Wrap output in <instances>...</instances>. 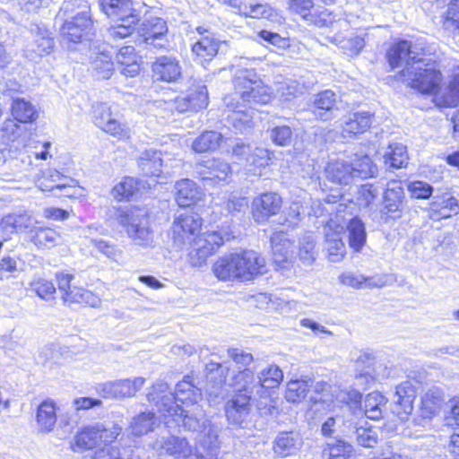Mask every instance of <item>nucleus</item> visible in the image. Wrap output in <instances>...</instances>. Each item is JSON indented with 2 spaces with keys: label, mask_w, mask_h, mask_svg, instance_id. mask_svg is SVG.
I'll list each match as a JSON object with an SVG mask.
<instances>
[{
  "label": "nucleus",
  "mask_w": 459,
  "mask_h": 459,
  "mask_svg": "<svg viewBox=\"0 0 459 459\" xmlns=\"http://www.w3.org/2000/svg\"><path fill=\"white\" fill-rule=\"evenodd\" d=\"M148 400L154 403L160 417L168 427H171L173 422L177 425L182 422L188 430H197L203 427L204 434L200 435L199 443L207 449L211 459L216 456L218 431L205 418L204 411L199 404L202 400L201 389L193 383L190 376H186L176 385L174 394L169 391L167 383L157 382L149 392Z\"/></svg>",
  "instance_id": "obj_1"
},
{
  "label": "nucleus",
  "mask_w": 459,
  "mask_h": 459,
  "mask_svg": "<svg viewBox=\"0 0 459 459\" xmlns=\"http://www.w3.org/2000/svg\"><path fill=\"white\" fill-rule=\"evenodd\" d=\"M235 92L224 98L227 120L236 130L242 132L253 125L254 104H267L272 100V91L254 70H240L233 79Z\"/></svg>",
  "instance_id": "obj_2"
},
{
  "label": "nucleus",
  "mask_w": 459,
  "mask_h": 459,
  "mask_svg": "<svg viewBox=\"0 0 459 459\" xmlns=\"http://www.w3.org/2000/svg\"><path fill=\"white\" fill-rule=\"evenodd\" d=\"M227 354L230 359L228 361L223 363L210 361L206 365V369L209 371L208 379L212 380L214 373L220 375V381L206 390L211 405L219 404L224 399L226 392L224 383H228L237 392H246L255 385L253 355L238 348H229Z\"/></svg>",
  "instance_id": "obj_3"
},
{
  "label": "nucleus",
  "mask_w": 459,
  "mask_h": 459,
  "mask_svg": "<svg viewBox=\"0 0 459 459\" xmlns=\"http://www.w3.org/2000/svg\"><path fill=\"white\" fill-rule=\"evenodd\" d=\"M403 81L421 93L434 94L439 107H454L459 103V66L452 71L447 87L439 89L441 74L430 58H419L411 67L403 70Z\"/></svg>",
  "instance_id": "obj_4"
},
{
  "label": "nucleus",
  "mask_w": 459,
  "mask_h": 459,
  "mask_svg": "<svg viewBox=\"0 0 459 459\" xmlns=\"http://www.w3.org/2000/svg\"><path fill=\"white\" fill-rule=\"evenodd\" d=\"M230 233L231 231H173V240L178 248L189 246L190 264L194 267H200L225 241L230 240Z\"/></svg>",
  "instance_id": "obj_5"
},
{
  "label": "nucleus",
  "mask_w": 459,
  "mask_h": 459,
  "mask_svg": "<svg viewBox=\"0 0 459 459\" xmlns=\"http://www.w3.org/2000/svg\"><path fill=\"white\" fill-rule=\"evenodd\" d=\"M101 11L116 24L108 30L112 39H125L134 30L140 21L137 10L138 1L134 0H99Z\"/></svg>",
  "instance_id": "obj_6"
},
{
  "label": "nucleus",
  "mask_w": 459,
  "mask_h": 459,
  "mask_svg": "<svg viewBox=\"0 0 459 459\" xmlns=\"http://www.w3.org/2000/svg\"><path fill=\"white\" fill-rule=\"evenodd\" d=\"M121 432L122 428L118 424H113L111 428H106L102 423L88 425L76 432L70 446L74 453L91 450L100 444L113 443Z\"/></svg>",
  "instance_id": "obj_7"
},
{
  "label": "nucleus",
  "mask_w": 459,
  "mask_h": 459,
  "mask_svg": "<svg viewBox=\"0 0 459 459\" xmlns=\"http://www.w3.org/2000/svg\"><path fill=\"white\" fill-rule=\"evenodd\" d=\"M92 122L100 130L118 140H127L131 136L127 123L118 120L112 112L111 105L107 102L92 106Z\"/></svg>",
  "instance_id": "obj_8"
},
{
  "label": "nucleus",
  "mask_w": 459,
  "mask_h": 459,
  "mask_svg": "<svg viewBox=\"0 0 459 459\" xmlns=\"http://www.w3.org/2000/svg\"><path fill=\"white\" fill-rule=\"evenodd\" d=\"M89 10V6L85 4L81 12L71 19L65 20L61 26V42L68 48H71V44L80 43L88 36L93 23Z\"/></svg>",
  "instance_id": "obj_9"
},
{
  "label": "nucleus",
  "mask_w": 459,
  "mask_h": 459,
  "mask_svg": "<svg viewBox=\"0 0 459 459\" xmlns=\"http://www.w3.org/2000/svg\"><path fill=\"white\" fill-rule=\"evenodd\" d=\"M425 55L424 42L421 39H418L414 43L400 40L388 50L387 60L393 69L403 65H405L404 69H407L411 67V65L419 58H424Z\"/></svg>",
  "instance_id": "obj_10"
},
{
  "label": "nucleus",
  "mask_w": 459,
  "mask_h": 459,
  "mask_svg": "<svg viewBox=\"0 0 459 459\" xmlns=\"http://www.w3.org/2000/svg\"><path fill=\"white\" fill-rule=\"evenodd\" d=\"M207 104L208 93L206 87L204 85H200L195 89H190L186 95L178 96L174 100L155 101V105L158 108L178 113L204 108L207 107Z\"/></svg>",
  "instance_id": "obj_11"
},
{
  "label": "nucleus",
  "mask_w": 459,
  "mask_h": 459,
  "mask_svg": "<svg viewBox=\"0 0 459 459\" xmlns=\"http://www.w3.org/2000/svg\"><path fill=\"white\" fill-rule=\"evenodd\" d=\"M239 281H248L267 272L265 258L258 252L245 249L235 253Z\"/></svg>",
  "instance_id": "obj_12"
},
{
  "label": "nucleus",
  "mask_w": 459,
  "mask_h": 459,
  "mask_svg": "<svg viewBox=\"0 0 459 459\" xmlns=\"http://www.w3.org/2000/svg\"><path fill=\"white\" fill-rule=\"evenodd\" d=\"M167 32V22L159 17H150L144 20L138 29V34L143 41L158 49H169Z\"/></svg>",
  "instance_id": "obj_13"
},
{
  "label": "nucleus",
  "mask_w": 459,
  "mask_h": 459,
  "mask_svg": "<svg viewBox=\"0 0 459 459\" xmlns=\"http://www.w3.org/2000/svg\"><path fill=\"white\" fill-rule=\"evenodd\" d=\"M145 378L118 379L99 384L97 392L105 398H125L134 396L144 385Z\"/></svg>",
  "instance_id": "obj_14"
},
{
  "label": "nucleus",
  "mask_w": 459,
  "mask_h": 459,
  "mask_svg": "<svg viewBox=\"0 0 459 459\" xmlns=\"http://www.w3.org/2000/svg\"><path fill=\"white\" fill-rule=\"evenodd\" d=\"M182 70L179 59L171 55L157 56L152 64V77L159 82H176L181 78Z\"/></svg>",
  "instance_id": "obj_15"
},
{
  "label": "nucleus",
  "mask_w": 459,
  "mask_h": 459,
  "mask_svg": "<svg viewBox=\"0 0 459 459\" xmlns=\"http://www.w3.org/2000/svg\"><path fill=\"white\" fill-rule=\"evenodd\" d=\"M282 206L281 197L273 192L262 194L254 198L251 205L253 219L260 223L277 214Z\"/></svg>",
  "instance_id": "obj_16"
},
{
  "label": "nucleus",
  "mask_w": 459,
  "mask_h": 459,
  "mask_svg": "<svg viewBox=\"0 0 459 459\" xmlns=\"http://www.w3.org/2000/svg\"><path fill=\"white\" fill-rule=\"evenodd\" d=\"M270 239L276 269L287 268L291 263L293 254V243L288 238L287 231H273Z\"/></svg>",
  "instance_id": "obj_17"
},
{
  "label": "nucleus",
  "mask_w": 459,
  "mask_h": 459,
  "mask_svg": "<svg viewBox=\"0 0 459 459\" xmlns=\"http://www.w3.org/2000/svg\"><path fill=\"white\" fill-rule=\"evenodd\" d=\"M283 380L282 370L275 364H271L262 369L257 377H255V385L246 392L254 393L259 397L268 395L269 389L278 387Z\"/></svg>",
  "instance_id": "obj_18"
},
{
  "label": "nucleus",
  "mask_w": 459,
  "mask_h": 459,
  "mask_svg": "<svg viewBox=\"0 0 459 459\" xmlns=\"http://www.w3.org/2000/svg\"><path fill=\"white\" fill-rule=\"evenodd\" d=\"M231 5L238 12L251 18H265L274 23H281L282 17L267 4L257 3L255 0H231Z\"/></svg>",
  "instance_id": "obj_19"
},
{
  "label": "nucleus",
  "mask_w": 459,
  "mask_h": 459,
  "mask_svg": "<svg viewBox=\"0 0 459 459\" xmlns=\"http://www.w3.org/2000/svg\"><path fill=\"white\" fill-rule=\"evenodd\" d=\"M340 284L359 290L362 288H382L388 283V275L377 274L374 276H365L362 273L345 271L338 276Z\"/></svg>",
  "instance_id": "obj_20"
},
{
  "label": "nucleus",
  "mask_w": 459,
  "mask_h": 459,
  "mask_svg": "<svg viewBox=\"0 0 459 459\" xmlns=\"http://www.w3.org/2000/svg\"><path fill=\"white\" fill-rule=\"evenodd\" d=\"M254 393L238 392L225 404V414L230 423L241 425L250 411V398Z\"/></svg>",
  "instance_id": "obj_21"
},
{
  "label": "nucleus",
  "mask_w": 459,
  "mask_h": 459,
  "mask_svg": "<svg viewBox=\"0 0 459 459\" xmlns=\"http://www.w3.org/2000/svg\"><path fill=\"white\" fill-rule=\"evenodd\" d=\"M110 216L122 227L142 230L147 221V210L138 206L114 207L110 210Z\"/></svg>",
  "instance_id": "obj_22"
},
{
  "label": "nucleus",
  "mask_w": 459,
  "mask_h": 459,
  "mask_svg": "<svg viewBox=\"0 0 459 459\" xmlns=\"http://www.w3.org/2000/svg\"><path fill=\"white\" fill-rule=\"evenodd\" d=\"M76 185L75 179L67 178L56 169H48L37 180V186L41 191L65 190L63 195L65 196L75 195Z\"/></svg>",
  "instance_id": "obj_23"
},
{
  "label": "nucleus",
  "mask_w": 459,
  "mask_h": 459,
  "mask_svg": "<svg viewBox=\"0 0 459 459\" xmlns=\"http://www.w3.org/2000/svg\"><path fill=\"white\" fill-rule=\"evenodd\" d=\"M174 197L180 207H189L203 199L204 191L195 181L184 178L176 181Z\"/></svg>",
  "instance_id": "obj_24"
},
{
  "label": "nucleus",
  "mask_w": 459,
  "mask_h": 459,
  "mask_svg": "<svg viewBox=\"0 0 459 459\" xmlns=\"http://www.w3.org/2000/svg\"><path fill=\"white\" fill-rule=\"evenodd\" d=\"M197 30L200 34H204V32H207V34L203 35L201 39L192 46V53L195 56V61L204 65V63L211 61L217 55L220 41L204 29L198 28Z\"/></svg>",
  "instance_id": "obj_25"
},
{
  "label": "nucleus",
  "mask_w": 459,
  "mask_h": 459,
  "mask_svg": "<svg viewBox=\"0 0 459 459\" xmlns=\"http://www.w3.org/2000/svg\"><path fill=\"white\" fill-rule=\"evenodd\" d=\"M416 396V390L410 381L402 382L396 386L394 401L395 403L394 412L404 419L413 410V401Z\"/></svg>",
  "instance_id": "obj_26"
},
{
  "label": "nucleus",
  "mask_w": 459,
  "mask_h": 459,
  "mask_svg": "<svg viewBox=\"0 0 459 459\" xmlns=\"http://www.w3.org/2000/svg\"><path fill=\"white\" fill-rule=\"evenodd\" d=\"M233 153L237 156L248 155L246 160L248 165L254 166V169L250 168L249 170L255 175H260L259 169L264 168L269 165L272 160L273 153L264 148H255L252 153H250V147L245 144H237L233 150Z\"/></svg>",
  "instance_id": "obj_27"
},
{
  "label": "nucleus",
  "mask_w": 459,
  "mask_h": 459,
  "mask_svg": "<svg viewBox=\"0 0 459 459\" xmlns=\"http://www.w3.org/2000/svg\"><path fill=\"white\" fill-rule=\"evenodd\" d=\"M56 403L47 398L42 401L36 410V423L39 432L48 433L54 429L56 423Z\"/></svg>",
  "instance_id": "obj_28"
},
{
  "label": "nucleus",
  "mask_w": 459,
  "mask_h": 459,
  "mask_svg": "<svg viewBox=\"0 0 459 459\" xmlns=\"http://www.w3.org/2000/svg\"><path fill=\"white\" fill-rule=\"evenodd\" d=\"M325 176L333 183L348 186L354 180V172L350 160H335L328 162Z\"/></svg>",
  "instance_id": "obj_29"
},
{
  "label": "nucleus",
  "mask_w": 459,
  "mask_h": 459,
  "mask_svg": "<svg viewBox=\"0 0 459 459\" xmlns=\"http://www.w3.org/2000/svg\"><path fill=\"white\" fill-rule=\"evenodd\" d=\"M372 123V115L369 112H354L349 114L342 126L344 137L366 132Z\"/></svg>",
  "instance_id": "obj_30"
},
{
  "label": "nucleus",
  "mask_w": 459,
  "mask_h": 459,
  "mask_svg": "<svg viewBox=\"0 0 459 459\" xmlns=\"http://www.w3.org/2000/svg\"><path fill=\"white\" fill-rule=\"evenodd\" d=\"M212 272L221 281H239L235 253L218 258L212 265Z\"/></svg>",
  "instance_id": "obj_31"
},
{
  "label": "nucleus",
  "mask_w": 459,
  "mask_h": 459,
  "mask_svg": "<svg viewBox=\"0 0 459 459\" xmlns=\"http://www.w3.org/2000/svg\"><path fill=\"white\" fill-rule=\"evenodd\" d=\"M341 233L342 231H328L325 235V251L331 263H340L346 255V247Z\"/></svg>",
  "instance_id": "obj_32"
},
{
  "label": "nucleus",
  "mask_w": 459,
  "mask_h": 459,
  "mask_svg": "<svg viewBox=\"0 0 459 459\" xmlns=\"http://www.w3.org/2000/svg\"><path fill=\"white\" fill-rule=\"evenodd\" d=\"M145 185L142 180L133 177H125L112 189V195L117 201L128 200L142 194Z\"/></svg>",
  "instance_id": "obj_33"
},
{
  "label": "nucleus",
  "mask_w": 459,
  "mask_h": 459,
  "mask_svg": "<svg viewBox=\"0 0 459 459\" xmlns=\"http://www.w3.org/2000/svg\"><path fill=\"white\" fill-rule=\"evenodd\" d=\"M137 58L134 47L126 46L121 48L116 57L120 73L129 77L135 76L140 71Z\"/></svg>",
  "instance_id": "obj_34"
},
{
  "label": "nucleus",
  "mask_w": 459,
  "mask_h": 459,
  "mask_svg": "<svg viewBox=\"0 0 459 459\" xmlns=\"http://www.w3.org/2000/svg\"><path fill=\"white\" fill-rule=\"evenodd\" d=\"M302 445L301 437L294 432H282L278 435L274 441V452L281 456L294 455L299 450Z\"/></svg>",
  "instance_id": "obj_35"
},
{
  "label": "nucleus",
  "mask_w": 459,
  "mask_h": 459,
  "mask_svg": "<svg viewBox=\"0 0 459 459\" xmlns=\"http://www.w3.org/2000/svg\"><path fill=\"white\" fill-rule=\"evenodd\" d=\"M11 112L14 120L19 123H31L39 117L37 108L23 98L13 100Z\"/></svg>",
  "instance_id": "obj_36"
},
{
  "label": "nucleus",
  "mask_w": 459,
  "mask_h": 459,
  "mask_svg": "<svg viewBox=\"0 0 459 459\" xmlns=\"http://www.w3.org/2000/svg\"><path fill=\"white\" fill-rule=\"evenodd\" d=\"M457 200L448 195L438 197L430 204V218L439 220L442 218H449L452 213L458 212Z\"/></svg>",
  "instance_id": "obj_37"
},
{
  "label": "nucleus",
  "mask_w": 459,
  "mask_h": 459,
  "mask_svg": "<svg viewBox=\"0 0 459 459\" xmlns=\"http://www.w3.org/2000/svg\"><path fill=\"white\" fill-rule=\"evenodd\" d=\"M18 123L14 118L6 119L2 126L3 136L13 143H16L15 148L22 146L31 149L32 146H30V143H28L26 130Z\"/></svg>",
  "instance_id": "obj_38"
},
{
  "label": "nucleus",
  "mask_w": 459,
  "mask_h": 459,
  "mask_svg": "<svg viewBox=\"0 0 459 459\" xmlns=\"http://www.w3.org/2000/svg\"><path fill=\"white\" fill-rule=\"evenodd\" d=\"M350 163L352 168V172H354V178H359L366 179L377 175V166L368 155L354 154Z\"/></svg>",
  "instance_id": "obj_39"
},
{
  "label": "nucleus",
  "mask_w": 459,
  "mask_h": 459,
  "mask_svg": "<svg viewBox=\"0 0 459 459\" xmlns=\"http://www.w3.org/2000/svg\"><path fill=\"white\" fill-rule=\"evenodd\" d=\"M139 166L146 176H160L162 171L160 152L152 149L144 151L139 158Z\"/></svg>",
  "instance_id": "obj_40"
},
{
  "label": "nucleus",
  "mask_w": 459,
  "mask_h": 459,
  "mask_svg": "<svg viewBox=\"0 0 459 459\" xmlns=\"http://www.w3.org/2000/svg\"><path fill=\"white\" fill-rule=\"evenodd\" d=\"M156 423L154 412L144 411L131 420L128 430L132 435L140 437L152 431Z\"/></svg>",
  "instance_id": "obj_41"
},
{
  "label": "nucleus",
  "mask_w": 459,
  "mask_h": 459,
  "mask_svg": "<svg viewBox=\"0 0 459 459\" xmlns=\"http://www.w3.org/2000/svg\"><path fill=\"white\" fill-rule=\"evenodd\" d=\"M444 403V394L439 388L429 389L421 400V413L424 418L437 413Z\"/></svg>",
  "instance_id": "obj_42"
},
{
  "label": "nucleus",
  "mask_w": 459,
  "mask_h": 459,
  "mask_svg": "<svg viewBox=\"0 0 459 459\" xmlns=\"http://www.w3.org/2000/svg\"><path fill=\"white\" fill-rule=\"evenodd\" d=\"M403 195V187L400 181L393 180L387 183L384 200L388 212L400 210Z\"/></svg>",
  "instance_id": "obj_43"
},
{
  "label": "nucleus",
  "mask_w": 459,
  "mask_h": 459,
  "mask_svg": "<svg viewBox=\"0 0 459 459\" xmlns=\"http://www.w3.org/2000/svg\"><path fill=\"white\" fill-rule=\"evenodd\" d=\"M387 399L379 392L369 393L364 401V410L367 418L379 420L383 416V408Z\"/></svg>",
  "instance_id": "obj_44"
},
{
  "label": "nucleus",
  "mask_w": 459,
  "mask_h": 459,
  "mask_svg": "<svg viewBox=\"0 0 459 459\" xmlns=\"http://www.w3.org/2000/svg\"><path fill=\"white\" fill-rule=\"evenodd\" d=\"M222 141L221 134L215 131H206L195 139L192 147L196 152L212 151L220 147Z\"/></svg>",
  "instance_id": "obj_45"
},
{
  "label": "nucleus",
  "mask_w": 459,
  "mask_h": 459,
  "mask_svg": "<svg viewBox=\"0 0 459 459\" xmlns=\"http://www.w3.org/2000/svg\"><path fill=\"white\" fill-rule=\"evenodd\" d=\"M311 379H295L287 384L285 398L288 402L299 403L303 400L309 387L312 386Z\"/></svg>",
  "instance_id": "obj_46"
},
{
  "label": "nucleus",
  "mask_w": 459,
  "mask_h": 459,
  "mask_svg": "<svg viewBox=\"0 0 459 459\" xmlns=\"http://www.w3.org/2000/svg\"><path fill=\"white\" fill-rule=\"evenodd\" d=\"M385 163L390 167L400 169L408 162V154L406 147L402 143H392L388 147V151L384 154Z\"/></svg>",
  "instance_id": "obj_47"
},
{
  "label": "nucleus",
  "mask_w": 459,
  "mask_h": 459,
  "mask_svg": "<svg viewBox=\"0 0 459 459\" xmlns=\"http://www.w3.org/2000/svg\"><path fill=\"white\" fill-rule=\"evenodd\" d=\"M378 195V187L372 184H364L358 188L355 202L359 207H371L377 203Z\"/></svg>",
  "instance_id": "obj_48"
},
{
  "label": "nucleus",
  "mask_w": 459,
  "mask_h": 459,
  "mask_svg": "<svg viewBox=\"0 0 459 459\" xmlns=\"http://www.w3.org/2000/svg\"><path fill=\"white\" fill-rule=\"evenodd\" d=\"M336 104V95L331 90H325L319 92L315 96L314 106L319 110L325 111V114H319L322 120H328L331 118L329 113H332Z\"/></svg>",
  "instance_id": "obj_49"
},
{
  "label": "nucleus",
  "mask_w": 459,
  "mask_h": 459,
  "mask_svg": "<svg viewBox=\"0 0 459 459\" xmlns=\"http://www.w3.org/2000/svg\"><path fill=\"white\" fill-rule=\"evenodd\" d=\"M65 301L98 307L100 304V299L91 291L82 287L74 286L73 290L67 293Z\"/></svg>",
  "instance_id": "obj_50"
},
{
  "label": "nucleus",
  "mask_w": 459,
  "mask_h": 459,
  "mask_svg": "<svg viewBox=\"0 0 459 459\" xmlns=\"http://www.w3.org/2000/svg\"><path fill=\"white\" fill-rule=\"evenodd\" d=\"M65 301L98 307L100 304V299L91 291L82 287L74 286L73 290L67 293Z\"/></svg>",
  "instance_id": "obj_51"
},
{
  "label": "nucleus",
  "mask_w": 459,
  "mask_h": 459,
  "mask_svg": "<svg viewBox=\"0 0 459 459\" xmlns=\"http://www.w3.org/2000/svg\"><path fill=\"white\" fill-rule=\"evenodd\" d=\"M91 68L98 79H108L113 74L114 64L108 55L100 53L91 62Z\"/></svg>",
  "instance_id": "obj_52"
},
{
  "label": "nucleus",
  "mask_w": 459,
  "mask_h": 459,
  "mask_svg": "<svg viewBox=\"0 0 459 459\" xmlns=\"http://www.w3.org/2000/svg\"><path fill=\"white\" fill-rule=\"evenodd\" d=\"M207 167L210 169L209 176H204V179H218L219 181H226L231 175V169L227 162L221 160H212L206 161Z\"/></svg>",
  "instance_id": "obj_53"
},
{
  "label": "nucleus",
  "mask_w": 459,
  "mask_h": 459,
  "mask_svg": "<svg viewBox=\"0 0 459 459\" xmlns=\"http://www.w3.org/2000/svg\"><path fill=\"white\" fill-rule=\"evenodd\" d=\"M34 220L27 213H11L4 216L1 221V227L7 229H28L33 227Z\"/></svg>",
  "instance_id": "obj_54"
},
{
  "label": "nucleus",
  "mask_w": 459,
  "mask_h": 459,
  "mask_svg": "<svg viewBox=\"0 0 459 459\" xmlns=\"http://www.w3.org/2000/svg\"><path fill=\"white\" fill-rule=\"evenodd\" d=\"M174 226L179 230H200L202 219L199 214L192 211H184L175 217Z\"/></svg>",
  "instance_id": "obj_55"
},
{
  "label": "nucleus",
  "mask_w": 459,
  "mask_h": 459,
  "mask_svg": "<svg viewBox=\"0 0 459 459\" xmlns=\"http://www.w3.org/2000/svg\"><path fill=\"white\" fill-rule=\"evenodd\" d=\"M34 42L35 48L33 49L39 56L48 55L54 48V39L51 33L45 28H37Z\"/></svg>",
  "instance_id": "obj_56"
},
{
  "label": "nucleus",
  "mask_w": 459,
  "mask_h": 459,
  "mask_svg": "<svg viewBox=\"0 0 459 459\" xmlns=\"http://www.w3.org/2000/svg\"><path fill=\"white\" fill-rule=\"evenodd\" d=\"M332 41L339 45L348 55H358L365 45L364 39L357 35L348 39L335 35Z\"/></svg>",
  "instance_id": "obj_57"
},
{
  "label": "nucleus",
  "mask_w": 459,
  "mask_h": 459,
  "mask_svg": "<svg viewBox=\"0 0 459 459\" xmlns=\"http://www.w3.org/2000/svg\"><path fill=\"white\" fill-rule=\"evenodd\" d=\"M273 143L279 146H288L291 143L292 130L288 126H277L268 130Z\"/></svg>",
  "instance_id": "obj_58"
},
{
  "label": "nucleus",
  "mask_w": 459,
  "mask_h": 459,
  "mask_svg": "<svg viewBox=\"0 0 459 459\" xmlns=\"http://www.w3.org/2000/svg\"><path fill=\"white\" fill-rule=\"evenodd\" d=\"M327 446L325 452L328 451L329 459H349L352 455L353 448L349 443L338 440Z\"/></svg>",
  "instance_id": "obj_59"
},
{
  "label": "nucleus",
  "mask_w": 459,
  "mask_h": 459,
  "mask_svg": "<svg viewBox=\"0 0 459 459\" xmlns=\"http://www.w3.org/2000/svg\"><path fill=\"white\" fill-rule=\"evenodd\" d=\"M299 257L304 264H312L316 260L315 241L310 236L304 237L299 242Z\"/></svg>",
  "instance_id": "obj_60"
},
{
  "label": "nucleus",
  "mask_w": 459,
  "mask_h": 459,
  "mask_svg": "<svg viewBox=\"0 0 459 459\" xmlns=\"http://www.w3.org/2000/svg\"><path fill=\"white\" fill-rule=\"evenodd\" d=\"M35 233L31 238L36 246L39 247H51L56 245L60 238L57 231H30Z\"/></svg>",
  "instance_id": "obj_61"
},
{
  "label": "nucleus",
  "mask_w": 459,
  "mask_h": 459,
  "mask_svg": "<svg viewBox=\"0 0 459 459\" xmlns=\"http://www.w3.org/2000/svg\"><path fill=\"white\" fill-rule=\"evenodd\" d=\"M31 287L39 298L46 300L52 299L56 292L54 284L51 281L44 279L35 281L31 284Z\"/></svg>",
  "instance_id": "obj_62"
},
{
  "label": "nucleus",
  "mask_w": 459,
  "mask_h": 459,
  "mask_svg": "<svg viewBox=\"0 0 459 459\" xmlns=\"http://www.w3.org/2000/svg\"><path fill=\"white\" fill-rule=\"evenodd\" d=\"M358 444L364 447H373L377 443V434L370 428H358L356 430Z\"/></svg>",
  "instance_id": "obj_63"
},
{
  "label": "nucleus",
  "mask_w": 459,
  "mask_h": 459,
  "mask_svg": "<svg viewBox=\"0 0 459 459\" xmlns=\"http://www.w3.org/2000/svg\"><path fill=\"white\" fill-rule=\"evenodd\" d=\"M91 459H122L118 446L109 443L95 450Z\"/></svg>",
  "instance_id": "obj_64"
}]
</instances>
